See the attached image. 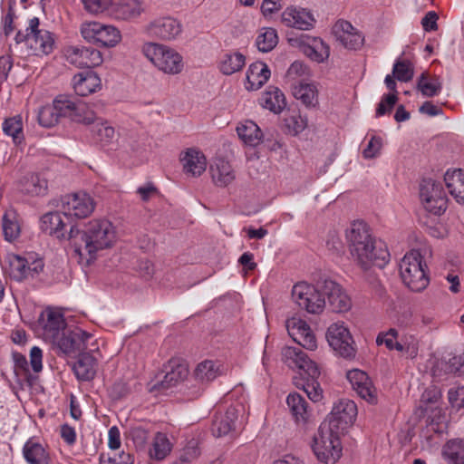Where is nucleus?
I'll return each instance as SVG.
<instances>
[{
  "label": "nucleus",
  "mask_w": 464,
  "mask_h": 464,
  "mask_svg": "<svg viewBox=\"0 0 464 464\" xmlns=\"http://www.w3.org/2000/svg\"><path fill=\"white\" fill-rule=\"evenodd\" d=\"M68 239L78 263L89 266L97 259L100 252L114 246L117 231L109 219L94 218L82 227L72 226Z\"/></svg>",
  "instance_id": "f257e3e1"
},
{
  "label": "nucleus",
  "mask_w": 464,
  "mask_h": 464,
  "mask_svg": "<svg viewBox=\"0 0 464 464\" xmlns=\"http://www.w3.org/2000/svg\"><path fill=\"white\" fill-rule=\"evenodd\" d=\"M346 238L353 260L363 270L372 266L382 268L390 260L387 245L372 237L366 224L354 222L346 231Z\"/></svg>",
  "instance_id": "f03ea898"
},
{
  "label": "nucleus",
  "mask_w": 464,
  "mask_h": 464,
  "mask_svg": "<svg viewBox=\"0 0 464 464\" xmlns=\"http://www.w3.org/2000/svg\"><path fill=\"white\" fill-rule=\"evenodd\" d=\"M284 362L293 369H298L303 380L295 382L297 388L303 389L313 401L322 398L323 391L317 382L320 371L314 362L299 347H285L282 351Z\"/></svg>",
  "instance_id": "7ed1b4c3"
},
{
  "label": "nucleus",
  "mask_w": 464,
  "mask_h": 464,
  "mask_svg": "<svg viewBox=\"0 0 464 464\" xmlns=\"http://www.w3.org/2000/svg\"><path fill=\"white\" fill-rule=\"evenodd\" d=\"M311 447L319 461L334 464L342 455L340 433L326 422H323L313 437Z\"/></svg>",
  "instance_id": "20e7f679"
},
{
  "label": "nucleus",
  "mask_w": 464,
  "mask_h": 464,
  "mask_svg": "<svg viewBox=\"0 0 464 464\" xmlns=\"http://www.w3.org/2000/svg\"><path fill=\"white\" fill-rule=\"evenodd\" d=\"M141 51L144 56L164 73L174 75L183 70L182 56L168 45L149 42L143 44Z\"/></svg>",
  "instance_id": "39448f33"
},
{
  "label": "nucleus",
  "mask_w": 464,
  "mask_h": 464,
  "mask_svg": "<svg viewBox=\"0 0 464 464\" xmlns=\"http://www.w3.org/2000/svg\"><path fill=\"white\" fill-rule=\"evenodd\" d=\"M426 265L418 250L408 252L400 263V274L403 283L412 291L420 292L429 285Z\"/></svg>",
  "instance_id": "423d86ee"
},
{
  "label": "nucleus",
  "mask_w": 464,
  "mask_h": 464,
  "mask_svg": "<svg viewBox=\"0 0 464 464\" xmlns=\"http://www.w3.org/2000/svg\"><path fill=\"white\" fill-rule=\"evenodd\" d=\"M81 34L88 43L102 47H114L121 41V34L117 27L99 22L83 23Z\"/></svg>",
  "instance_id": "0eeeda50"
},
{
  "label": "nucleus",
  "mask_w": 464,
  "mask_h": 464,
  "mask_svg": "<svg viewBox=\"0 0 464 464\" xmlns=\"http://www.w3.org/2000/svg\"><path fill=\"white\" fill-rule=\"evenodd\" d=\"M329 345L336 354L345 359L355 357L356 348L349 329L343 323L332 324L326 332Z\"/></svg>",
  "instance_id": "6e6552de"
},
{
  "label": "nucleus",
  "mask_w": 464,
  "mask_h": 464,
  "mask_svg": "<svg viewBox=\"0 0 464 464\" xmlns=\"http://www.w3.org/2000/svg\"><path fill=\"white\" fill-rule=\"evenodd\" d=\"M292 298L302 309L310 314H320L325 306V299L312 285L299 282L293 286Z\"/></svg>",
  "instance_id": "1a4fd4ad"
},
{
  "label": "nucleus",
  "mask_w": 464,
  "mask_h": 464,
  "mask_svg": "<svg viewBox=\"0 0 464 464\" xmlns=\"http://www.w3.org/2000/svg\"><path fill=\"white\" fill-rule=\"evenodd\" d=\"M420 198L425 209L434 215H440L447 209L448 198L443 188L431 179L421 181Z\"/></svg>",
  "instance_id": "9d476101"
},
{
  "label": "nucleus",
  "mask_w": 464,
  "mask_h": 464,
  "mask_svg": "<svg viewBox=\"0 0 464 464\" xmlns=\"http://www.w3.org/2000/svg\"><path fill=\"white\" fill-rule=\"evenodd\" d=\"M357 413V406L353 401L340 399L334 404L324 422L331 426L333 430L342 434L354 423Z\"/></svg>",
  "instance_id": "9b49d317"
},
{
  "label": "nucleus",
  "mask_w": 464,
  "mask_h": 464,
  "mask_svg": "<svg viewBox=\"0 0 464 464\" xmlns=\"http://www.w3.org/2000/svg\"><path fill=\"white\" fill-rule=\"evenodd\" d=\"M60 208L64 217L84 218L93 212L95 202L89 194L80 191L63 196Z\"/></svg>",
  "instance_id": "f8f14e48"
},
{
  "label": "nucleus",
  "mask_w": 464,
  "mask_h": 464,
  "mask_svg": "<svg viewBox=\"0 0 464 464\" xmlns=\"http://www.w3.org/2000/svg\"><path fill=\"white\" fill-rule=\"evenodd\" d=\"M75 111L74 102L66 96L56 97L53 104L43 106L38 112V122L41 126L50 128L56 125L63 117H69Z\"/></svg>",
  "instance_id": "ddd939ff"
},
{
  "label": "nucleus",
  "mask_w": 464,
  "mask_h": 464,
  "mask_svg": "<svg viewBox=\"0 0 464 464\" xmlns=\"http://www.w3.org/2000/svg\"><path fill=\"white\" fill-rule=\"evenodd\" d=\"M7 262L6 273L12 279L18 282L28 276L34 277L44 269V261L41 258H34L33 256L24 258L17 255H10L7 257Z\"/></svg>",
  "instance_id": "4468645a"
},
{
  "label": "nucleus",
  "mask_w": 464,
  "mask_h": 464,
  "mask_svg": "<svg viewBox=\"0 0 464 464\" xmlns=\"http://www.w3.org/2000/svg\"><path fill=\"white\" fill-rule=\"evenodd\" d=\"M292 46L298 47L312 61L323 63L330 55V47L321 38L307 34L288 38Z\"/></svg>",
  "instance_id": "2eb2a0df"
},
{
  "label": "nucleus",
  "mask_w": 464,
  "mask_h": 464,
  "mask_svg": "<svg viewBox=\"0 0 464 464\" xmlns=\"http://www.w3.org/2000/svg\"><path fill=\"white\" fill-rule=\"evenodd\" d=\"M66 61L79 68H92L100 66L103 62L102 53L87 46H68L64 49Z\"/></svg>",
  "instance_id": "dca6fc26"
},
{
  "label": "nucleus",
  "mask_w": 464,
  "mask_h": 464,
  "mask_svg": "<svg viewBox=\"0 0 464 464\" xmlns=\"http://www.w3.org/2000/svg\"><path fill=\"white\" fill-rule=\"evenodd\" d=\"M147 33L162 41L176 40L182 33V24L170 16L159 17L147 25Z\"/></svg>",
  "instance_id": "f3484780"
},
{
  "label": "nucleus",
  "mask_w": 464,
  "mask_h": 464,
  "mask_svg": "<svg viewBox=\"0 0 464 464\" xmlns=\"http://www.w3.org/2000/svg\"><path fill=\"white\" fill-rule=\"evenodd\" d=\"M163 379L156 382L152 385L153 390H167L176 386L188 374V369L185 362L179 359H170L167 364L164 365Z\"/></svg>",
  "instance_id": "a211bd4d"
},
{
  "label": "nucleus",
  "mask_w": 464,
  "mask_h": 464,
  "mask_svg": "<svg viewBox=\"0 0 464 464\" xmlns=\"http://www.w3.org/2000/svg\"><path fill=\"white\" fill-rule=\"evenodd\" d=\"M286 329L292 339L307 350L317 347L315 336L307 323L301 318L292 317L286 320Z\"/></svg>",
  "instance_id": "6ab92c4d"
},
{
  "label": "nucleus",
  "mask_w": 464,
  "mask_h": 464,
  "mask_svg": "<svg viewBox=\"0 0 464 464\" xmlns=\"http://www.w3.org/2000/svg\"><path fill=\"white\" fill-rule=\"evenodd\" d=\"M321 287L334 312L343 313L351 308V299L339 284L331 279H324Z\"/></svg>",
  "instance_id": "aec40b11"
},
{
  "label": "nucleus",
  "mask_w": 464,
  "mask_h": 464,
  "mask_svg": "<svg viewBox=\"0 0 464 464\" xmlns=\"http://www.w3.org/2000/svg\"><path fill=\"white\" fill-rule=\"evenodd\" d=\"M347 379L357 394L369 403L377 402V393L365 372L353 369L347 372Z\"/></svg>",
  "instance_id": "412c9836"
},
{
  "label": "nucleus",
  "mask_w": 464,
  "mask_h": 464,
  "mask_svg": "<svg viewBox=\"0 0 464 464\" xmlns=\"http://www.w3.org/2000/svg\"><path fill=\"white\" fill-rule=\"evenodd\" d=\"M282 22L288 27L305 31L314 27L315 19L305 8L289 6L282 13Z\"/></svg>",
  "instance_id": "4be33fe9"
},
{
  "label": "nucleus",
  "mask_w": 464,
  "mask_h": 464,
  "mask_svg": "<svg viewBox=\"0 0 464 464\" xmlns=\"http://www.w3.org/2000/svg\"><path fill=\"white\" fill-rule=\"evenodd\" d=\"M180 162L187 175L200 176L207 168V158L197 147H188L180 154Z\"/></svg>",
  "instance_id": "5701e85b"
},
{
  "label": "nucleus",
  "mask_w": 464,
  "mask_h": 464,
  "mask_svg": "<svg viewBox=\"0 0 464 464\" xmlns=\"http://www.w3.org/2000/svg\"><path fill=\"white\" fill-rule=\"evenodd\" d=\"M19 189L31 197L44 196L48 191V180L43 174L29 173L20 179Z\"/></svg>",
  "instance_id": "b1692460"
},
{
  "label": "nucleus",
  "mask_w": 464,
  "mask_h": 464,
  "mask_svg": "<svg viewBox=\"0 0 464 464\" xmlns=\"http://www.w3.org/2000/svg\"><path fill=\"white\" fill-rule=\"evenodd\" d=\"M74 92L79 96H87L101 88L102 82L98 74L92 71L82 72L72 78Z\"/></svg>",
  "instance_id": "393cba45"
},
{
  "label": "nucleus",
  "mask_w": 464,
  "mask_h": 464,
  "mask_svg": "<svg viewBox=\"0 0 464 464\" xmlns=\"http://www.w3.org/2000/svg\"><path fill=\"white\" fill-rule=\"evenodd\" d=\"M43 335L44 340L51 341L62 332L65 331L66 323L62 313L53 309H47L43 314Z\"/></svg>",
  "instance_id": "a878e982"
},
{
  "label": "nucleus",
  "mask_w": 464,
  "mask_h": 464,
  "mask_svg": "<svg viewBox=\"0 0 464 464\" xmlns=\"http://www.w3.org/2000/svg\"><path fill=\"white\" fill-rule=\"evenodd\" d=\"M268 66L260 61L251 63L246 72V88L248 91L259 90L270 78Z\"/></svg>",
  "instance_id": "bb28decb"
},
{
  "label": "nucleus",
  "mask_w": 464,
  "mask_h": 464,
  "mask_svg": "<svg viewBox=\"0 0 464 464\" xmlns=\"http://www.w3.org/2000/svg\"><path fill=\"white\" fill-rule=\"evenodd\" d=\"M209 171L213 182L218 187H227L235 178V171L228 161L222 158H217L210 164Z\"/></svg>",
  "instance_id": "cd10ccee"
},
{
  "label": "nucleus",
  "mask_w": 464,
  "mask_h": 464,
  "mask_svg": "<svg viewBox=\"0 0 464 464\" xmlns=\"http://www.w3.org/2000/svg\"><path fill=\"white\" fill-rule=\"evenodd\" d=\"M28 47L33 50L35 54H49L54 47V39L47 30L36 28L28 39Z\"/></svg>",
  "instance_id": "c85d7f7f"
},
{
  "label": "nucleus",
  "mask_w": 464,
  "mask_h": 464,
  "mask_svg": "<svg viewBox=\"0 0 464 464\" xmlns=\"http://www.w3.org/2000/svg\"><path fill=\"white\" fill-rule=\"evenodd\" d=\"M445 185L457 203L464 205V171L449 169L444 175Z\"/></svg>",
  "instance_id": "c756f323"
},
{
  "label": "nucleus",
  "mask_w": 464,
  "mask_h": 464,
  "mask_svg": "<svg viewBox=\"0 0 464 464\" xmlns=\"http://www.w3.org/2000/svg\"><path fill=\"white\" fill-rule=\"evenodd\" d=\"M238 411L239 410L237 408L230 406L224 414L216 417L212 424L213 435L216 437H222L227 435L233 429H235Z\"/></svg>",
  "instance_id": "7c9ffc66"
},
{
  "label": "nucleus",
  "mask_w": 464,
  "mask_h": 464,
  "mask_svg": "<svg viewBox=\"0 0 464 464\" xmlns=\"http://www.w3.org/2000/svg\"><path fill=\"white\" fill-rule=\"evenodd\" d=\"M23 456L28 464H51V459L45 448L32 439L24 443Z\"/></svg>",
  "instance_id": "2f4dec72"
},
{
  "label": "nucleus",
  "mask_w": 464,
  "mask_h": 464,
  "mask_svg": "<svg viewBox=\"0 0 464 464\" xmlns=\"http://www.w3.org/2000/svg\"><path fill=\"white\" fill-rule=\"evenodd\" d=\"M111 14L121 20H129L138 17L143 11L141 3L139 0H121L111 5Z\"/></svg>",
  "instance_id": "473e14b6"
},
{
  "label": "nucleus",
  "mask_w": 464,
  "mask_h": 464,
  "mask_svg": "<svg viewBox=\"0 0 464 464\" xmlns=\"http://www.w3.org/2000/svg\"><path fill=\"white\" fill-rule=\"evenodd\" d=\"M292 93L296 100L308 108L318 104V92L313 83L304 82L295 83L292 87Z\"/></svg>",
  "instance_id": "72a5a7b5"
},
{
  "label": "nucleus",
  "mask_w": 464,
  "mask_h": 464,
  "mask_svg": "<svg viewBox=\"0 0 464 464\" xmlns=\"http://www.w3.org/2000/svg\"><path fill=\"white\" fill-rule=\"evenodd\" d=\"M62 211L50 212L44 215L41 218V229L45 234L54 236L57 238H63L64 222L63 220Z\"/></svg>",
  "instance_id": "f704fd0d"
},
{
  "label": "nucleus",
  "mask_w": 464,
  "mask_h": 464,
  "mask_svg": "<svg viewBox=\"0 0 464 464\" xmlns=\"http://www.w3.org/2000/svg\"><path fill=\"white\" fill-rule=\"evenodd\" d=\"M286 404L296 422H306L310 411L309 404L304 396L297 392H292L286 398Z\"/></svg>",
  "instance_id": "c9c22d12"
},
{
  "label": "nucleus",
  "mask_w": 464,
  "mask_h": 464,
  "mask_svg": "<svg viewBox=\"0 0 464 464\" xmlns=\"http://www.w3.org/2000/svg\"><path fill=\"white\" fill-rule=\"evenodd\" d=\"M259 103L263 108L268 109L275 113L281 112L286 105L284 93L276 87H269L263 93Z\"/></svg>",
  "instance_id": "e433bc0d"
},
{
  "label": "nucleus",
  "mask_w": 464,
  "mask_h": 464,
  "mask_svg": "<svg viewBox=\"0 0 464 464\" xmlns=\"http://www.w3.org/2000/svg\"><path fill=\"white\" fill-rule=\"evenodd\" d=\"M239 139L246 145H259L263 133L257 124L253 121H245L237 127Z\"/></svg>",
  "instance_id": "4c0bfd02"
},
{
  "label": "nucleus",
  "mask_w": 464,
  "mask_h": 464,
  "mask_svg": "<svg viewBox=\"0 0 464 464\" xmlns=\"http://www.w3.org/2000/svg\"><path fill=\"white\" fill-rule=\"evenodd\" d=\"M222 373L223 367L221 363L211 360L201 362L195 370L196 379L201 382H211Z\"/></svg>",
  "instance_id": "58836bf2"
},
{
  "label": "nucleus",
  "mask_w": 464,
  "mask_h": 464,
  "mask_svg": "<svg viewBox=\"0 0 464 464\" xmlns=\"http://www.w3.org/2000/svg\"><path fill=\"white\" fill-rule=\"evenodd\" d=\"M95 365L94 358L88 353H83L73 365V371L79 380L90 381L95 375Z\"/></svg>",
  "instance_id": "ea45409f"
},
{
  "label": "nucleus",
  "mask_w": 464,
  "mask_h": 464,
  "mask_svg": "<svg viewBox=\"0 0 464 464\" xmlns=\"http://www.w3.org/2000/svg\"><path fill=\"white\" fill-rule=\"evenodd\" d=\"M50 342L64 355L80 352L75 338L72 336V331L65 330Z\"/></svg>",
  "instance_id": "a19ab883"
},
{
  "label": "nucleus",
  "mask_w": 464,
  "mask_h": 464,
  "mask_svg": "<svg viewBox=\"0 0 464 464\" xmlns=\"http://www.w3.org/2000/svg\"><path fill=\"white\" fill-rule=\"evenodd\" d=\"M246 63L245 56L238 53H226L223 55L219 68L220 71L226 75H231L240 71Z\"/></svg>",
  "instance_id": "79ce46f5"
},
{
  "label": "nucleus",
  "mask_w": 464,
  "mask_h": 464,
  "mask_svg": "<svg viewBox=\"0 0 464 464\" xmlns=\"http://www.w3.org/2000/svg\"><path fill=\"white\" fill-rule=\"evenodd\" d=\"M171 451V443L166 434L158 432L150 449V457L156 460L164 459Z\"/></svg>",
  "instance_id": "37998d69"
},
{
  "label": "nucleus",
  "mask_w": 464,
  "mask_h": 464,
  "mask_svg": "<svg viewBox=\"0 0 464 464\" xmlns=\"http://www.w3.org/2000/svg\"><path fill=\"white\" fill-rule=\"evenodd\" d=\"M283 121L284 131L291 136L298 135L307 125L306 119L295 111L285 114Z\"/></svg>",
  "instance_id": "c03bdc74"
},
{
  "label": "nucleus",
  "mask_w": 464,
  "mask_h": 464,
  "mask_svg": "<svg viewBox=\"0 0 464 464\" xmlns=\"http://www.w3.org/2000/svg\"><path fill=\"white\" fill-rule=\"evenodd\" d=\"M443 455L451 464H464V440H450L443 449Z\"/></svg>",
  "instance_id": "a18cd8bd"
},
{
  "label": "nucleus",
  "mask_w": 464,
  "mask_h": 464,
  "mask_svg": "<svg viewBox=\"0 0 464 464\" xmlns=\"http://www.w3.org/2000/svg\"><path fill=\"white\" fill-rule=\"evenodd\" d=\"M5 135L13 138V142L19 145L24 140L23 122L19 116L6 119L3 123Z\"/></svg>",
  "instance_id": "49530a36"
},
{
  "label": "nucleus",
  "mask_w": 464,
  "mask_h": 464,
  "mask_svg": "<svg viewBox=\"0 0 464 464\" xmlns=\"http://www.w3.org/2000/svg\"><path fill=\"white\" fill-rule=\"evenodd\" d=\"M278 43L276 30L271 27L263 29L256 40V44L260 52L267 53L273 50Z\"/></svg>",
  "instance_id": "de8ad7c7"
},
{
  "label": "nucleus",
  "mask_w": 464,
  "mask_h": 464,
  "mask_svg": "<svg viewBox=\"0 0 464 464\" xmlns=\"http://www.w3.org/2000/svg\"><path fill=\"white\" fill-rule=\"evenodd\" d=\"M417 86L422 95L426 97L438 95L442 88L441 82L439 78L433 77L431 79H428L427 74L424 72L419 77Z\"/></svg>",
  "instance_id": "09e8293b"
},
{
  "label": "nucleus",
  "mask_w": 464,
  "mask_h": 464,
  "mask_svg": "<svg viewBox=\"0 0 464 464\" xmlns=\"http://www.w3.org/2000/svg\"><path fill=\"white\" fill-rule=\"evenodd\" d=\"M3 233L5 239L13 242L20 235V225L14 213H5L3 217Z\"/></svg>",
  "instance_id": "8fccbe9b"
},
{
  "label": "nucleus",
  "mask_w": 464,
  "mask_h": 464,
  "mask_svg": "<svg viewBox=\"0 0 464 464\" xmlns=\"http://www.w3.org/2000/svg\"><path fill=\"white\" fill-rule=\"evenodd\" d=\"M93 134L102 142L113 143L118 142V133L114 128L108 125L107 121H98L92 129Z\"/></svg>",
  "instance_id": "3c124183"
},
{
  "label": "nucleus",
  "mask_w": 464,
  "mask_h": 464,
  "mask_svg": "<svg viewBox=\"0 0 464 464\" xmlns=\"http://www.w3.org/2000/svg\"><path fill=\"white\" fill-rule=\"evenodd\" d=\"M448 401L450 405L451 411L464 414V385L454 386L448 391Z\"/></svg>",
  "instance_id": "603ef678"
},
{
  "label": "nucleus",
  "mask_w": 464,
  "mask_h": 464,
  "mask_svg": "<svg viewBox=\"0 0 464 464\" xmlns=\"http://www.w3.org/2000/svg\"><path fill=\"white\" fill-rule=\"evenodd\" d=\"M392 74L400 82H410L414 74L413 65L409 61L397 60L393 64Z\"/></svg>",
  "instance_id": "864d4df0"
},
{
  "label": "nucleus",
  "mask_w": 464,
  "mask_h": 464,
  "mask_svg": "<svg viewBox=\"0 0 464 464\" xmlns=\"http://www.w3.org/2000/svg\"><path fill=\"white\" fill-rule=\"evenodd\" d=\"M74 108L75 111L72 115H69L68 118L72 119V121L83 123V124H92L95 123L96 121H99L97 119L95 113L93 111L87 108L84 104H76L74 102ZM102 120H100L101 121Z\"/></svg>",
  "instance_id": "5fc2aeb1"
},
{
  "label": "nucleus",
  "mask_w": 464,
  "mask_h": 464,
  "mask_svg": "<svg viewBox=\"0 0 464 464\" xmlns=\"http://www.w3.org/2000/svg\"><path fill=\"white\" fill-rule=\"evenodd\" d=\"M340 43L348 49L356 50L362 46L364 38L362 34L356 30L349 34H338Z\"/></svg>",
  "instance_id": "6e6d98bb"
},
{
  "label": "nucleus",
  "mask_w": 464,
  "mask_h": 464,
  "mask_svg": "<svg viewBox=\"0 0 464 464\" xmlns=\"http://www.w3.org/2000/svg\"><path fill=\"white\" fill-rule=\"evenodd\" d=\"M84 8L91 14H100L111 7L112 0H82Z\"/></svg>",
  "instance_id": "4d7b16f0"
},
{
  "label": "nucleus",
  "mask_w": 464,
  "mask_h": 464,
  "mask_svg": "<svg viewBox=\"0 0 464 464\" xmlns=\"http://www.w3.org/2000/svg\"><path fill=\"white\" fill-rule=\"evenodd\" d=\"M398 339V331L394 328L389 329L385 333H380L376 338L377 344H385L389 350L394 349L395 342Z\"/></svg>",
  "instance_id": "13d9d810"
},
{
  "label": "nucleus",
  "mask_w": 464,
  "mask_h": 464,
  "mask_svg": "<svg viewBox=\"0 0 464 464\" xmlns=\"http://www.w3.org/2000/svg\"><path fill=\"white\" fill-rule=\"evenodd\" d=\"M40 21L37 17H33L29 20L28 26L26 27L25 31H18L15 34L14 40L16 44L25 43L28 46V39L31 36V33H34V31L36 30L37 27H39Z\"/></svg>",
  "instance_id": "bf43d9fd"
},
{
  "label": "nucleus",
  "mask_w": 464,
  "mask_h": 464,
  "mask_svg": "<svg viewBox=\"0 0 464 464\" xmlns=\"http://www.w3.org/2000/svg\"><path fill=\"white\" fill-rule=\"evenodd\" d=\"M397 102L395 93L386 94L382 97L376 109V115L382 116L389 112Z\"/></svg>",
  "instance_id": "052dcab7"
},
{
  "label": "nucleus",
  "mask_w": 464,
  "mask_h": 464,
  "mask_svg": "<svg viewBox=\"0 0 464 464\" xmlns=\"http://www.w3.org/2000/svg\"><path fill=\"white\" fill-rule=\"evenodd\" d=\"M402 342L405 346V353L411 359L415 358L419 352V342L414 335H404Z\"/></svg>",
  "instance_id": "680f3d73"
},
{
  "label": "nucleus",
  "mask_w": 464,
  "mask_h": 464,
  "mask_svg": "<svg viewBox=\"0 0 464 464\" xmlns=\"http://www.w3.org/2000/svg\"><path fill=\"white\" fill-rule=\"evenodd\" d=\"M30 365L34 372L43 369V352L38 346L32 347L30 351Z\"/></svg>",
  "instance_id": "e2e57ef3"
},
{
  "label": "nucleus",
  "mask_w": 464,
  "mask_h": 464,
  "mask_svg": "<svg viewBox=\"0 0 464 464\" xmlns=\"http://www.w3.org/2000/svg\"><path fill=\"white\" fill-rule=\"evenodd\" d=\"M439 15L434 11H429L421 19V25L425 32L436 31L438 29L437 21Z\"/></svg>",
  "instance_id": "0e129e2a"
},
{
  "label": "nucleus",
  "mask_w": 464,
  "mask_h": 464,
  "mask_svg": "<svg viewBox=\"0 0 464 464\" xmlns=\"http://www.w3.org/2000/svg\"><path fill=\"white\" fill-rule=\"evenodd\" d=\"M199 455H200V450L198 448L197 444L195 442H190L184 449V450L180 456V459L185 462H190V461L198 459Z\"/></svg>",
  "instance_id": "69168bd1"
},
{
  "label": "nucleus",
  "mask_w": 464,
  "mask_h": 464,
  "mask_svg": "<svg viewBox=\"0 0 464 464\" xmlns=\"http://www.w3.org/2000/svg\"><path fill=\"white\" fill-rule=\"evenodd\" d=\"M130 392L129 385L125 382L120 381L112 385L111 394L114 399H121L128 395Z\"/></svg>",
  "instance_id": "338daca9"
},
{
  "label": "nucleus",
  "mask_w": 464,
  "mask_h": 464,
  "mask_svg": "<svg viewBox=\"0 0 464 464\" xmlns=\"http://www.w3.org/2000/svg\"><path fill=\"white\" fill-rule=\"evenodd\" d=\"M108 446L111 450H118L121 447V432L116 426L111 427L108 431Z\"/></svg>",
  "instance_id": "774afa93"
}]
</instances>
